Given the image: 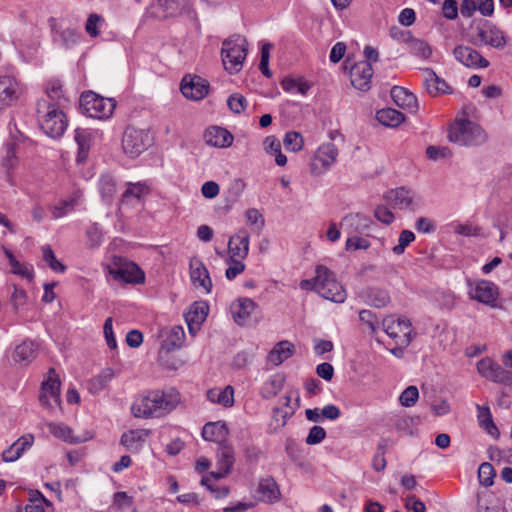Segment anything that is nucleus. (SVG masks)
Here are the masks:
<instances>
[{"instance_id": "nucleus-1", "label": "nucleus", "mask_w": 512, "mask_h": 512, "mask_svg": "<svg viewBox=\"0 0 512 512\" xmlns=\"http://www.w3.org/2000/svg\"><path fill=\"white\" fill-rule=\"evenodd\" d=\"M180 401L179 393L170 391H151L132 405L135 417H161L176 408Z\"/></svg>"}, {"instance_id": "nucleus-2", "label": "nucleus", "mask_w": 512, "mask_h": 512, "mask_svg": "<svg viewBox=\"0 0 512 512\" xmlns=\"http://www.w3.org/2000/svg\"><path fill=\"white\" fill-rule=\"evenodd\" d=\"M37 114L40 128L51 138L63 135L67 128V119L62 108L54 107L46 99L37 102Z\"/></svg>"}, {"instance_id": "nucleus-3", "label": "nucleus", "mask_w": 512, "mask_h": 512, "mask_svg": "<svg viewBox=\"0 0 512 512\" xmlns=\"http://www.w3.org/2000/svg\"><path fill=\"white\" fill-rule=\"evenodd\" d=\"M248 43L241 35H233L222 44V62L224 68L230 73H238L243 66L247 56Z\"/></svg>"}, {"instance_id": "nucleus-4", "label": "nucleus", "mask_w": 512, "mask_h": 512, "mask_svg": "<svg viewBox=\"0 0 512 512\" xmlns=\"http://www.w3.org/2000/svg\"><path fill=\"white\" fill-rule=\"evenodd\" d=\"M448 138L460 146H477L483 144L487 136L478 124L470 120H460L451 125Z\"/></svg>"}, {"instance_id": "nucleus-5", "label": "nucleus", "mask_w": 512, "mask_h": 512, "mask_svg": "<svg viewBox=\"0 0 512 512\" xmlns=\"http://www.w3.org/2000/svg\"><path fill=\"white\" fill-rule=\"evenodd\" d=\"M318 279V294L326 300L343 303L347 293L343 285L336 279L333 271L324 265H318L315 269Z\"/></svg>"}, {"instance_id": "nucleus-6", "label": "nucleus", "mask_w": 512, "mask_h": 512, "mask_svg": "<svg viewBox=\"0 0 512 512\" xmlns=\"http://www.w3.org/2000/svg\"><path fill=\"white\" fill-rule=\"evenodd\" d=\"M80 103L86 113L96 119L110 118L117 105L114 98H105L93 91L83 92Z\"/></svg>"}, {"instance_id": "nucleus-7", "label": "nucleus", "mask_w": 512, "mask_h": 512, "mask_svg": "<svg viewBox=\"0 0 512 512\" xmlns=\"http://www.w3.org/2000/svg\"><path fill=\"white\" fill-rule=\"evenodd\" d=\"M383 331L394 340L395 345L408 347L412 341V324L406 317H385L382 322Z\"/></svg>"}, {"instance_id": "nucleus-8", "label": "nucleus", "mask_w": 512, "mask_h": 512, "mask_svg": "<svg viewBox=\"0 0 512 512\" xmlns=\"http://www.w3.org/2000/svg\"><path fill=\"white\" fill-rule=\"evenodd\" d=\"M151 145V137L148 131L127 127L122 138V148L130 157L139 156Z\"/></svg>"}, {"instance_id": "nucleus-9", "label": "nucleus", "mask_w": 512, "mask_h": 512, "mask_svg": "<svg viewBox=\"0 0 512 512\" xmlns=\"http://www.w3.org/2000/svg\"><path fill=\"white\" fill-rule=\"evenodd\" d=\"M61 382L54 368H50L47 379L42 383L39 401L42 406L53 409L61 405Z\"/></svg>"}, {"instance_id": "nucleus-10", "label": "nucleus", "mask_w": 512, "mask_h": 512, "mask_svg": "<svg viewBox=\"0 0 512 512\" xmlns=\"http://www.w3.org/2000/svg\"><path fill=\"white\" fill-rule=\"evenodd\" d=\"M10 140L5 144V155L2 159V167L5 168L8 177L18 162L17 153L19 146L24 141V136L15 123H9Z\"/></svg>"}, {"instance_id": "nucleus-11", "label": "nucleus", "mask_w": 512, "mask_h": 512, "mask_svg": "<svg viewBox=\"0 0 512 512\" xmlns=\"http://www.w3.org/2000/svg\"><path fill=\"white\" fill-rule=\"evenodd\" d=\"M479 373L490 381L505 385H512V372L505 370L498 363L486 358L478 362Z\"/></svg>"}, {"instance_id": "nucleus-12", "label": "nucleus", "mask_w": 512, "mask_h": 512, "mask_svg": "<svg viewBox=\"0 0 512 512\" xmlns=\"http://www.w3.org/2000/svg\"><path fill=\"white\" fill-rule=\"evenodd\" d=\"M180 90L187 99L198 101L208 94L209 83L200 76L186 75L182 79Z\"/></svg>"}, {"instance_id": "nucleus-13", "label": "nucleus", "mask_w": 512, "mask_h": 512, "mask_svg": "<svg viewBox=\"0 0 512 512\" xmlns=\"http://www.w3.org/2000/svg\"><path fill=\"white\" fill-rule=\"evenodd\" d=\"M477 37L481 43L496 49H503L507 43L504 32L489 21L477 27Z\"/></svg>"}, {"instance_id": "nucleus-14", "label": "nucleus", "mask_w": 512, "mask_h": 512, "mask_svg": "<svg viewBox=\"0 0 512 512\" xmlns=\"http://www.w3.org/2000/svg\"><path fill=\"white\" fill-rule=\"evenodd\" d=\"M373 69L369 62L355 63L350 70L351 84L358 90L367 91L371 86Z\"/></svg>"}, {"instance_id": "nucleus-15", "label": "nucleus", "mask_w": 512, "mask_h": 512, "mask_svg": "<svg viewBox=\"0 0 512 512\" xmlns=\"http://www.w3.org/2000/svg\"><path fill=\"white\" fill-rule=\"evenodd\" d=\"M453 54L457 61L466 67L486 68L489 66V61L469 46L458 45L454 48Z\"/></svg>"}, {"instance_id": "nucleus-16", "label": "nucleus", "mask_w": 512, "mask_h": 512, "mask_svg": "<svg viewBox=\"0 0 512 512\" xmlns=\"http://www.w3.org/2000/svg\"><path fill=\"white\" fill-rule=\"evenodd\" d=\"M384 199L395 208L401 210L415 209V193L405 187H399L386 192Z\"/></svg>"}, {"instance_id": "nucleus-17", "label": "nucleus", "mask_w": 512, "mask_h": 512, "mask_svg": "<svg viewBox=\"0 0 512 512\" xmlns=\"http://www.w3.org/2000/svg\"><path fill=\"white\" fill-rule=\"evenodd\" d=\"M110 274L114 279L126 283H141L144 281V273L133 262H123L117 267L110 269Z\"/></svg>"}, {"instance_id": "nucleus-18", "label": "nucleus", "mask_w": 512, "mask_h": 512, "mask_svg": "<svg viewBox=\"0 0 512 512\" xmlns=\"http://www.w3.org/2000/svg\"><path fill=\"white\" fill-rule=\"evenodd\" d=\"M190 279L193 285L202 287L207 293L212 289V281L203 261L192 257L189 262Z\"/></svg>"}, {"instance_id": "nucleus-19", "label": "nucleus", "mask_w": 512, "mask_h": 512, "mask_svg": "<svg viewBox=\"0 0 512 512\" xmlns=\"http://www.w3.org/2000/svg\"><path fill=\"white\" fill-rule=\"evenodd\" d=\"M471 296L480 303L495 307L499 296L498 287L491 281L481 280L476 284Z\"/></svg>"}, {"instance_id": "nucleus-20", "label": "nucleus", "mask_w": 512, "mask_h": 512, "mask_svg": "<svg viewBox=\"0 0 512 512\" xmlns=\"http://www.w3.org/2000/svg\"><path fill=\"white\" fill-rule=\"evenodd\" d=\"M424 74V86L427 93L433 97L440 94H452V88L440 78L432 68L421 69Z\"/></svg>"}, {"instance_id": "nucleus-21", "label": "nucleus", "mask_w": 512, "mask_h": 512, "mask_svg": "<svg viewBox=\"0 0 512 512\" xmlns=\"http://www.w3.org/2000/svg\"><path fill=\"white\" fill-rule=\"evenodd\" d=\"M250 235L246 229H240L228 241L229 258L245 259L249 252Z\"/></svg>"}, {"instance_id": "nucleus-22", "label": "nucleus", "mask_w": 512, "mask_h": 512, "mask_svg": "<svg viewBox=\"0 0 512 512\" xmlns=\"http://www.w3.org/2000/svg\"><path fill=\"white\" fill-rule=\"evenodd\" d=\"M233 135L225 128L212 126L204 133L205 143L212 147L226 148L232 145Z\"/></svg>"}, {"instance_id": "nucleus-23", "label": "nucleus", "mask_w": 512, "mask_h": 512, "mask_svg": "<svg viewBox=\"0 0 512 512\" xmlns=\"http://www.w3.org/2000/svg\"><path fill=\"white\" fill-rule=\"evenodd\" d=\"M18 98V84L13 77H0V110L11 106Z\"/></svg>"}, {"instance_id": "nucleus-24", "label": "nucleus", "mask_w": 512, "mask_h": 512, "mask_svg": "<svg viewBox=\"0 0 512 512\" xmlns=\"http://www.w3.org/2000/svg\"><path fill=\"white\" fill-rule=\"evenodd\" d=\"M256 308V303L250 298H241L231 306V313L234 321L240 325H245Z\"/></svg>"}, {"instance_id": "nucleus-25", "label": "nucleus", "mask_w": 512, "mask_h": 512, "mask_svg": "<svg viewBox=\"0 0 512 512\" xmlns=\"http://www.w3.org/2000/svg\"><path fill=\"white\" fill-rule=\"evenodd\" d=\"M391 98L397 106L407 109L412 113L418 110V101L416 96L406 88L394 86L391 89Z\"/></svg>"}, {"instance_id": "nucleus-26", "label": "nucleus", "mask_w": 512, "mask_h": 512, "mask_svg": "<svg viewBox=\"0 0 512 512\" xmlns=\"http://www.w3.org/2000/svg\"><path fill=\"white\" fill-rule=\"evenodd\" d=\"M208 310L209 307L205 302H194L191 305L189 311L185 314V320L190 332L199 329L207 317Z\"/></svg>"}, {"instance_id": "nucleus-27", "label": "nucleus", "mask_w": 512, "mask_h": 512, "mask_svg": "<svg viewBox=\"0 0 512 512\" xmlns=\"http://www.w3.org/2000/svg\"><path fill=\"white\" fill-rule=\"evenodd\" d=\"M257 493L259 500L265 503H274L280 498L278 485L272 477H267L259 481Z\"/></svg>"}, {"instance_id": "nucleus-28", "label": "nucleus", "mask_w": 512, "mask_h": 512, "mask_svg": "<svg viewBox=\"0 0 512 512\" xmlns=\"http://www.w3.org/2000/svg\"><path fill=\"white\" fill-rule=\"evenodd\" d=\"M294 350L295 347L290 341H280L269 352L267 360L273 365L278 366L290 358L293 355Z\"/></svg>"}, {"instance_id": "nucleus-29", "label": "nucleus", "mask_w": 512, "mask_h": 512, "mask_svg": "<svg viewBox=\"0 0 512 512\" xmlns=\"http://www.w3.org/2000/svg\"><path fill=\"white\" fill-rule=\"evenodd\" d=\"M148 432L145 430H129L122 434L120 443L130 452H138L143 447Z\"/></svg>"}, {"instance_id": "nucleus-30", "label": "nucleus", "mask_w": 512, "mask_h": 512, "mask_svg": "<svg viewBox=\"0 0 512 512\" xmlns=\"http://www.w3.org/2000/svg\"><path fill=\"white\" fill-rule=\"evenodd\" d=\"M75 141L78 145L77 161L79 163L85 162L91 147L92 132L89 129L77 128L75 130Z\"/></svg>"}, {"instance_id": "nucleus-31", "label": "nucleus", "mask_w": 512, "mask_h": 512, "mask_svg": "<svg viewBox=\"0 0 512 512\" xmlns=\"http://www.w3.org/2000/svg\"><path fill=\"white\" fill-rule=\"evenodd\" d=\"M47 101L54 107L64 108L68 104V98L65 97L62 84L59 80H50L46 85Z\"/></svg>"}, {"instance_id": "nucleus-32", "label": "nucleus", "mask_w": 512, "mask_h": 512, "mask_svg": "<svg viewBox=\"0 0 512 512\" xmlns=\"http://www.w3.org/2000/svg\"><path fill=\"white\" fill-rule=\"evenodd\" d=\"M33 436L21 437L9 448L3 451L2 459L5 462H14L18 460L22 453L32 445Z\"/></svg>"}, {"instance_id": "nucleus-33", "label": "nucleus", "mask_w": 512, "mask_h": 512, "mask_svg": "<svg viewBox=\"0 0 512 512\" xmlns=\"http://www.w3.org/2000/svg\"><path fill=\"white\" fill-rule=\"evenodd\" d=\"M201 434L206 441L221 442L227 436L228 430L224 422H209L204 425Z\"/></svg>"}, {"instance_id": "nucleus-34", "label": "nucleus", "mask_w": 512, "mask_h": 512, "mask_svg": "<svg viewBox=\"0 0 512 512\" xmlns=\"http://www.w3.org/2000/svg\"><path fill=\"white\" fill-rule=\"evenodd\" d=\"M337 155L338 150L333 143L322 144L315 154V162L312 166L314 167L316 162H320L325 169H328L336 161Z\"/></svg>"}, {"instance_id": "nucleus-35", "label": "nucleus", "mask_w": 512, "mask_h": 512, "mask_svg": "<svg viewBox=\"0 0 512 512\" xmlns=\"http://www.w3.org/2000/svg\"><path fill=\"white\" fill-rule=\"evenodd\" d=\"M207 398L213 403L224 407H231L234 404V389L228 385L224 389L213 388L207 391Z\"/></svg>"}, {"instance_id": "nucleus-36", "label": "nucleus", "mask_w": 512, "mask_h": 512, "mask_svg": "<svg viewBox=\"0 0 512 512\" xmlns=\"http://www.w3.org/2000/svg\"><path fill=\"white\" fill-rule=\"evenodd\" d=\"M406 45L409 53L421 60H428L432 56V47L423 39L415 38L412 35Z\"/></svg>"}, {"instance_id": "nucleus-37", "label": "nucleus", "mask_w": 512, "mask_h": 512, "mask_svg": "<svg viewBox=\"0 0 512 512\" xmlns=\"http://www.w3.org/2000/svg\"><path fill=\"white\" fill-rule=\"evenodd\" d=\"M376 119L384 126L397 127L405 120V116L396 109L385 108L377 111Z\"/></svg>"}, {"instance_id": "nucleus-38", "label": "nucleus", "mask_w": 512, "mask_h": 512, "mask_svg": "<svg viewBox=\"0 0 512 512\" xmlns=\"http://www.w3.org/2000/svg\"><path fill=\"white\" fill-rule=\"evenodd\" d=\"M36 346L32 341H24L16 346L12 358L15 362L27 365L35 357Z\"/></svg>"}, {"instance_id": "nucleus-39", "label": "nucleus", "mask_w": 512, "mask_h": 512, "mask_svg": "<svg viewBox=\"0 0 512 512\" xmlns=\"http://www.w3.org/2000/svg\"><path fill=\"white\" fill-rule=\"evenodd\" d=\"M49 23H50L52 32H54L55 35H58L60 37V40L64 47L69 48L79 41L80 34L76 29L66 28V29H62V30L58 31L56 28L55 18H50Z\"/></svg>"}, {"instance_id": "nucleus-40", "label": "nucleus", "mask_w": 512, "mask_h": 512, "mask_svg": "<svg viewBox=\"0 0 512 512\" xmlns=\"http://www.w3.org/2000/svg\"><path fill=\"white\" fill-rule=\"evenodd\" d=\"M49 432L55 437L71 443L76 444L82 442L80 437H74L72 435V429L63 423H48L47 425Z\"/></svg>"}, {"instance_id": "nucleus-41", "label": "nucleus", "mask_w": 512, "mask_h": 512, "mask_svg": "<svg viewBox=\"0 0 512 512\" xmlns=\"http://www.w3.org/2000/svg\"><path fill=\"white\" fill-rule=\"evenodd\" d=\"M217 467L224 469V472H230L234 464V451L230 445L220 443L217 451Z\"/></svg>"}, {"instance_id": "nucleus-42", "label": "nucleus", "mask_w": 512, "mask_h": 512, "mask_svg": "<svg viewBox=\"0 0 512 512\" xmlns=\"http://www.w3.org/2000/svg\"><path fill=\"white\" fill-rule=\"evenodd\" d=\"M477 410H478L477 417H478L480 427L483 428L491 436L498 437L499 430L496 427V425L494 424L490 409L488 407H483V406L477 405Z\"/></svg>"}, {"instance_id": "nucleus-43", "label": "nucleus", "mask_w": 512, "mask_h": 512, "mask_svg": "<svg viewBox=\"0 0 512 512\" xmlns=\"http://www.w3.org/2000/svg\"><path fill=\"white\" fill-rule=\"evenodd\" d=\"M113 377V369L105 368L97 376L93 377L89 381V391L93 394L100 392L107 386V384L112 380Z\"/></svg>"}, {"instance_id": "nucleus-44", "label": "nucleus", "mask_w": 512, "mask_h": 512, "mask_svg": "<svg viewBox=\"0 0 512 512\" xmlns=\"http://www.w3.org/2000/svg\"><path fill=\"white\" fill-rule=\"evenodd\" d=\"M99 190L102 199L110 204L116 194V181L111 175H103L99 181Z\"/></svg>"}, {"instance_id": "nucleus-45", "label": "nucleus", "mask_w": 512, "mask_h": 512, "mask_svg": "<svg viewBox=\"0 0 512 512\" xmlns=\"http://www.w3.org/2000/svg\"><path fill=\"white\" fill-rule=\"evenodd\" d=\"M186 4L187 0H157V7L162 10L164 17L178 15Z\"/></svg>"}, {"instance_id": "nucleus-46", "label": "nucleus", "mask_w": 512, "mask_h": 512, "mask_svg": "<svg viewBox=\"0 0 512 512\" xmlns=\"http://www.w3.org/2000/svg\"><path fill=\"white\" fill-rule=\"evenodd\" d=\"M185 333L181 326H174L167 338L163 342V347L167 350L180 348L184 342Z\"/></svg>"}, {"instance_id": "nucleus-47", "label": "nucleus", "mask_w": 512, "mask_h": 512, "mask_svg": "<svg viewBox=\"0 0 512 512\" xmlns=\"http://www.w3.org/2000/svg\"><path fill=\"white\" fill-rule=\"evenodd\" d=\"M369 219L359 213L350 214L343 218L342 225L354 228L355 232H360L368 228Z\"/></svg>"}, {"instance_id": "nucleus-48", "label": "nucleus", "mask_w": 512, "mask_h": 512, "mask_svg": "<svg viewBox=\"0 0 512 512\" xmlns=\"http://www.w3.org/2000/svg\"><path fill=\"white\" fill-rule=\"evenodd\" d=\"M390 302L389 293L386 290L373 288L368 293V303L376 308L385 307Z\"/></svg>"}, {"instance_id": "nucleus-49", "label": "nucleus", "mask_w": 512, "mask_h": 512, "mask_svg": "<svg viewBox=\"0 0 512 512\" xmlns=\"http://www.w3.org/2000/svg\"><path fill=\"white\" fill-rule=\"evenodd\" d=\"M281 86L286 92H297L302 95H305L310 89L308 82L293 78H284Z\"/></svg>"}, {"instance_id": "nucleus-50", "label": "nucleus", "mask_w": 512, "mask_h": 512, "mask_svg": "<svg viewBox=\"0 0 512 512\" xmlns=\"http://www.w3.org/2000/svg\"><path fill=\"white\" fill-rule=\"evenodd\" d=\"M43 260L48 264V266L57 273H64L66 270V266L63 265L55 256L53 250L49 245H45L42 247Z\"/></svg>"}, {"instance_id": "nucleus-51", "label": "nucleus", "mask_w": 512, "mask_h": 512, "mask_svg": "<svg viewBox=\"0 0 512 512\" xmlns=\"http://www.w3.org/2000/svg\"><path fill=\"white\" fill-rule=\"evenodd\" d=\"M359 320L366 325L370 334H375L379 328V319L371 310L363 309L359 312Z\"/></svg>"}, {"instance_id": "nucleus-52", "label": "nucleus", "mask_w": 512, "mask_h": 512, "mask_svg": "<svg viewBox=\"0 0 512 512\" xmlns=\"http://www.w3.org/2000/svg\"><path fill=\"white\" fill-rule=\"evenodd\" d=\"M80 195L75 193L69 199L63 200L59 203V205L54 207L52 211L54 218H60L66 215L67 212L71 211L75 205H77L79 201Z\"/></svg>"}, {"instance_id": "nucleus-53", "label": "nucleus", "mask_w": 512, "mask_h": 512, "mask_svg": "<svg viewBox=\"0 0 512 512\" xmlns=\"http://www.w3.org/2000/svg\"><path fill=\"white\" fill-rule=\"evenodd\" d=\"M148 192V188L143 183H128V187L122 195V202L128 201L130 198L140 199L142 195Z\"/></svg>"}, {"instance_id": "nucleus-54", "label": "nucleus", "mask_w": 512, "mask_h": 512, "mask_svg": "<svg viewBox=\"0 0 512 512\" xmlns=\"http://www.w3.org/2000/svg\"><path fill=\"white\" fill-rule=\"evenodd\" d=\"M283 142L285 148L293 152L299 151L303 147V137L300 133L295 131L286 133Z\"/></svg>"}, {"instance_id": "nucleus-55", "label": "nucleus", "mask_w": 512, "mask_h": 512, "mask_svg": "<svg viewBox=\"0 0 512 512\" xmlns=\"http://www.w3.org/2000/svg\"><path fill=\"white\" fill-rule=\"evenodd\" d=\"M495 476V471L493 466L488 463L484 462L479 466L478 469V477L479 481L482 485L489 487L493 485V478Z\"/></svg>"}, {"instance_id": "nucleus-56", "label": "nucleus", "mask_w": 512, "mask_h": 512, "mask_svg": "<svg viewBox=\"0 0 512 512\" xmlns=\"http://www.w3.org/2000/svg\"><path fill=\"white\" fill-rule=\"evenodd\" d=\"M243 259L228 258L226 263L229 267L225 271V276L228 280L235 279L245 270V264L242 262Z\"/></svg>"}, {"instance_id": "nucleus-57", "label": "nucleus", "mask_w": 512, "mask_h": 512, "mask_svg": "<svg viewBox=\"0 0 512 512\" xmlns=\"http://www.w3.org/2000/svg\"><path fill=\"white\" fill-rule=\"evenodd\" d=\"M415 240V234L410 230H402L399 238L398 244L393 247L392 251L396 255H401L404 253L406 247Z\"/></svg>"}, {"instance_id": "nucleus-58", "label": "nucleus", "mask_w": 512, "mask_h": 512, "mask_svg": "<svg viewBox=\"0 0 512 512\" xmlns=\"http://www.w3.org/2000/svg\"><path fill=\"white\" fill-rule=\"evenodd\" d=\"M227 105L233 113L240 114L246 109L247 100L241 94L234 93L228 97Z\"/></svg>"}, {"instance_id": "nucleus-59", "label": "nucleus", "mask_w": 512, "mask_h": 512, "mask_svg": "<svg viewBox=\"0 0 512 512\" xmlns=\"http://www.w3.org/2000/svg\"><path fill=\"white\" fill-rule=\"evenodd\" d=\"M419 398V391L416 386H408L400 395L399 401L404 407L413 406Z\"/></svg>"}, {"instance_id": "nucleus-60", "label": "nucleus", "mask_w": 512, "mask_h": 512, "mask_svg": "<svg viewBox=\"0 0 512 512\" xmlns=\"http://www.w3.org/2000/svg\"><path fill=\"white\" fill-rule=\"evenodd\" d=\"M201 484L205 486L217 499L226 498L230 494L228 486L219 487L210 483V478L205 476L201 480Z\"/></svg>"}, {"instance_id": "nucleus-61", "label": "nucleus", "mask_w": 512, "mask_h": 512, "mask_svg": "<svg viewBox=\"0 0 512 512\" xmlns=\"http://www.w3.org/2000/svg\"><path fill=\"white\" fill-rule=\"evenodd\" d=\"M11 303L15 310H19L27 303L26 291L13 285V292L10 297Z\"/></svg>"}, {"instance_id": "nucleus-62", "label": "nucleus", "mask_w": 512, "mask_h": 512, "mask_svg": "<svg viewBox=\"0 0 512 512\" xmlns=\"http://www.w3.org/2000/svg\"><path fill=\"white\" fill-rule=\"evenodd\" d=\"M325 437H326L325 429L321 426L315 425L310 429L308 436L306 437V444H308V445L319 444L325 439Z\"/></svg>"}, {"instance_id": "nucleus-63", "label": "nucleus", "mask_w": 512, "mask_h": 512, "mask_svg": "<svg viewBox=\"0 0 512 512\" xmlns=\"http://www.w3.org/2000/svg\"><path fill=\"white\" fill-rule=\"evenodd\" d=\"M415 229L419 233L429 234L436 230L435 222L427 217H419L415 222Z\"/></svg>"}, {"instance_id": "nucleus-64", "label": "nucleus", "mask_w": 512, "mask_h": 512, "mask_svg": "<svg viewBox=\"0 0 512 512\" xmlns=\"http://www.w3.org/2000/svg\"><path fill=\"white\" fill-rule=\"evenodd\" d=\"M374 216L378 221L387 225L394 221V214L384 205L375 208Z\"/></svg>"}]
</instances>
